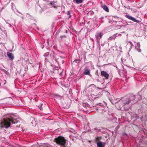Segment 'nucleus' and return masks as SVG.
<instances>
[{"mask_svg":"<svg viewBox=\"0 0 147 147\" xmlns=\"http://www.w3.org/2000/svg\"><path fill=\"white\" fill-rule=\"evenodd\" d=\"M54 141L57 144L63 146L64 147H65V144L67 141L64 137L61 136L55 138Z\"/></svg>","mask_w":147,"mask_h":147,"instance_id":"1","label":"nucleus"},{"mask_svg":"<svg viewBox=\"0 0 147 147\" xmlns=\"http://www.w3.org/2000/svg\"><path fill=\"white\" fill-rule=\"evenodd\" d=\"M129 99V98H123L120 99L118 101L115 102L114 103L120 104V105L119 106V107L121 108L125 105L128 104L130 103Z\"/></svg>","mask_w":147,"mask_h":147,"instance_id":"2","label":"nucleus"},{"mask_svg":"<svg viewBox=\"0 0 147 147\" xmlns=\"http://www.w3.org/2000/svg\"><path fill=\"white\" fill-rule=\"evenodd\" d=\"M102 36L103 34L101 32L96 34L95 37L97 43H99L100 40L102 38Z\"/></svg>","mask_w":147,"mask_h":147,"instance_id":"3","label":"nucleus"},{"mask_svg":"<svg viewBox=\"0 0 147 147\" xmlns=\"http://www.w3.org/2000/svg\"><path fill=\"white\" fill-rule=\"evenodd\" d=\"M89 105L87 103H83V106L84 108H82V110L83 111L85 112H87L86 113H89L88 109L89 108Z\"/></svg>","mask_w":147,"mask_h":147,"instance_id":"4","label":"nucleus"},{"mask_svg":"<svg viewBox=\"0 0 147 147\" xmlns=\"http://www.w3.org/2000/svg\"><path fill=\"white\" fill-rule=\"evenodd\" d=\"M125 17L135 22L138 23L140 22V21L136 20L135 18L129 15H125Z\"/></svg>","mask_w":147,"mask_h":147,"instance_id":"5","label":"nucleus"},{"mask_svg":"<svg viewBox=\"0 0 147 147\" xmlns=\"http://www.w3.org/2000/svg\"><path fill=\"white\" fill-rule=\"evenodd\" d=\"M101 76L102 77H105V79H108L109 77V74L106 71H102L101 72Z\"/></svg>","mask_w":147,"mask_h":147,"instance_id":"6","label":"nucleus"},{"mask_svg":"<svg viewBox=\"0 0 147 147\" xmlns=\"http://www.w3.org/2000/svg\"><path fill=\"white\" fill-rule=\"evenodd\" d=\"M106 143L105 142L99 141L97 143V147H104Z\"/></svg>","mask_w":147,"mask_h":147,"instance_id":"7","label":"nucleus"},{"mask_svg":"<svg viewBox=\"0 0 147 147\" xmlns=\"http://www.w3.org/2000/svg\"><path fill=\"white\" fill-rule=\"evenodd\" d=\"M7 55L9 58L12 60L14 59V55L11 53L9 52H7Z\"/></svg>","mask_w":147,"mask_h":147,"instance_id":"8","label":"nucleus"},{"mask_svg":"<svg viewBox=\"0 0 147 147\" xmlns=\"http://www.w3.org/2000/svg\"><path fill=\"white\" fill-rule=\"evenodd\" d=\"M84 74V75H89L90 76H91V75L90 74V70L87 69H85Z\"/></svg>","mask_w":147,"mask_h":147,"instance_id":"9","label":"nucleus"},{"mask_svg":"<svg viewBox=\"0 0 147 147\" xmlns=\"http://www.w3.org/2000/svg\"><path fill=\"white\" fill-rule=\"evenodd\" d=\"M129 99H130V102L131 100H134L136 99V96L134 95H131L130 96L129 98Z\"/></svg>","mask_w":147,"mask_h":147,"instance_id":"10","label":"nucleus"},{"mask_svg":"<svg viewBox=\"0 0 147 147\" xmlns=\"http://www.w3.org/2000/svg\"><path fill=\"white\" fill-rule=\"evenodd\" d=\"M56 2L54 1H51L50 4L52 6V7L55 8H56L57 6L55 4Z\"/></svg>","mask_w":147,"mask_h":147,"instance_id":"11","label":"nucleus"},{"mask_svg":"<svg viewBox=\"0 0 147 147\" xmlns=\"http://www.w3.org/2000/svg\"><path fill=\"white\" fill-rule=\"evenodd\" d=\"M136 96V101L137 102L138 100H140L141 99V96L140 94H138Z\"/></svg>","mask_w":147,"mask_h":147,"instance_id":"12","label":"nucleus"},{"mask_svg":"<svg viewBox=\"0 0 147 147\" xmlns=\"http://www.w3.org/2000/svg\"><path fill=\"white\" fill-rule=\"evenodd\" d=\"M102 7L106 11L109 12V9L108 7L106 5H102Z\"/></svg>","mask_w":147,"mask_h":147,"instance_id":"13","label":"nucleus"},{"mask_svg":"<svg viewBox=\"0 0 147 147\" xmlns=\"http://www.w3.org/2000/svg\"><path fill=\"white\" fill-rule=\"evenodd\" d=\"M73 2L77 4H79L82 3L83 1L82 0H73Z\"/></svg>","mask_w":147,"mask_h":147,"instance_id":"14","label":"nucleus"},{"mask_svg":"<svg viewBox=\"0 0 147 147\" xmlns=\"http://www.w3.org/2000/svg\"><path fill=\"white\" fill-rule=\"evenodd\" d=\"M93 130H95V132L98 133L101 131V129L97 128H95L92 129Z\"/></svg>","mask_w":147,"mask_h":147,"instance_id":"15","label":"nucleus"},{"mask_svg":"<svg viewBox=\"0 0 147 147\" xmlns=\"http://www.w3.org/2000/svg\"><path fill=\"white\" fill-rule=\"evenodd\" d=\"M40 146L41 147H52L51 145L49 144L47 145L45 144L41 145Z\"/></svg>","mask_w":147,"mask_h":147,"instance_id":"16","label":"nucleus"},{"mask_svg":"<svg viewBox=\"0 0 147 147\" xmlns=\"http://www.w3.org/2000/svg\"><path fill=\"white\" fill-rule=\"evenodd\" d=\"M55 97L56 98L59 99H61L63 98V96L57 94L55 95Z\"/></svg>","mask_w":147,"mask_h":147,"instance_id":"17","label":"nucleus"},{"mask_svg":"<svg viewBox=\"0 0 147 147\" xmlns=\"http://www.w3.org/2000/svg\"><path fill=\"white\" fill-rule=\"evenodd\" d=\"M66 38V36L65 35H62L60 36L61 40H62L63 38Z\"/></svg>","mask_w":147,"mask_h":147,"instance_id":"18","label":"nucleus"},{"mask_svg":"<svg viewBox=\"0 0 147 147\" xmlns=\"http://www.w3.org/2000/svg\"><path fill=\"white\" fill-rule=\"evenodd\" d=\"M101 138H102L100 136L96 138L95 139L96 141H98L101 140Z\"/></svg>","mask_w":147,"mask_h":147,"instance_id":"19","label":"nucleus"},{"mask_svg":"<svg viewBox=\"0 0 147 147\" xmlns=\"http://www.w3.org/2000/svg\"><path fill=\"white\" fill-rule=\"evenodd\" d=\"M117 34L116 33V34H113V35L112 36L113 39H114L116 38V37H117Z\"/></svg>","mask_w":147,"mask_h":147,"instance_id":"20","label":"nucleus"},{"mask_svg":"<svg viewBox=\"0 0 147 147\" xmlns=\"http://www.w3.org/2000/svg\"><path fill=\"white\" fill-rule=\"evenodd\" d=\"M50 55V53L49 52H47L45 53L44 56L45 57H47Z\"/></svg>","mask_w":147,"mask_h":147,"instance_id":"21","label":"nucleus"},{"mask_svg":"<svg viewBox=\"0 0 147 147\" xmlns=\"http://www.w3.org/2000/svg\"><path fill=\"white\" fill-rule=\"evenodd\" d=\"M140 44L139 42H138L137 43L136 46L135 48H137V47H140Z\"/></svg>","mask_w":147,"mask_h":147,"instance_id":"22","label":"nucleus"},{"mask_svg":"<svg viewBox=\"0 0 147 147\" xmlns=\"http://www.w3.org/2000/svg\"><path fill=\"white\" fill-rule=\"evenodd\" d=\"M137 49V51L139 52H141V49L140 48V47H137V48H136Z\"/></svg>","mask_w":147,"mask_h":147,"instance_id":"23","label":"nucleus"},{"mask_svg":"<svg viewBox=\"0 0 147 147\" xmlns=\"http://www.w3.org/2000/svg\"><path fill=\"white\" fill-rule=\"evenodd\" d=\"M74 61L76 63H78L80 62V61L79 60L76 59Z\"/></svg>","mask_w":147,"mask_h":147,"instance_id":"24","label":"nucleus"},{"mask_svg":"<svg viewBox=\"0 0 147 147\" xmlns=\"http://www.w3.org/2000/svg\"><path fill=\"white\" fill-rule=\"evenodd\" d=\"M113 39V37H112V36H111V37H109L108 38V40H112Z\"/></svg>","mask_w":147,"mask_h":147,"instance_id":"25","label":"nucleus"},{"mask_svg":"<svg viewBox=\"0 0 147 147\" xmlns=\"http://www.w3.org/2000/svg\"><path fill=\"white\" fill-rule=\"evenodd\" d=\"M121 36V34H117V36Z\"/></svg>","mask_w":147,"mask_h":147,"instance_id":"26","label":"nucleus"},{"mask_svg":"<svg viewBox=\"0 0 147 147\" xmlns=\"http://www.w3.org/2000/svg\"><path fill=\"white\" fill-rule=\"evenodd\" d=\"M94 86V85L93 84H91L90 85V87H91V86Z\"/></svg>","mask_w":147,"mask_h":147,"instance_id":"27","label":"nucleus"},{"mask_svg":"<svg viewBox=\"0 0 147 147\" xmlns=\"http://www.w3.org/2000/svg\"><path fill=\"white\" fill-rule=\"evenodd\" d=\"M70 14V13L69 12V11H68L67 13V15H69Z\"/></svg>","mask_w":147,"mask_h":147,"instance_id":"28","label":"nucleus"},{"mask_svg":"<svg viewBox=\"0 0 147 147\" xmlns=\"http://www.w3.org/2000/svg\"><path fill=\"white\" fill-rule=\"evenodd\" d=\"M99 105L100 106H103L102 105H101V103H100L99 104Z\"/></svg>","mask_w":147,"mask_h":147,"instance_id":"29","label":"nucleus"},{"mask_svg":"<svg viewBox=\"0 0 147 147\" xmlns=\"http://www.w3.org/2000/svg\"><path fill=\"white\" fill-rule=\"evenodd\" d=\"M119 48L120 49H122V47H121V46H120L119 47Z\"/></svg>","mask_w":147,"mask_h":147,"instance_id":"30","label":"nucleus"},{"mask_svg":"<svg viewBox=\"0 0 147 147\" xmlns=\"http://www.w3.org/2000/svg\"><path fill=\"white\" fill-rule=\"evenodd\" d=\"M43 0L44 1H48V0Z\"/></svg>","mask_w":147,"mask_h":147,"instance_id":"31","label":"nucleus"},{"mask_svg":"<svg viewBox=\"0 0 147 147\" xmlns=\"http://www.w3.org/2000/svg\"><path fill=\"white\" fill-rule=\"evenodd\" d=\"M91 40L92 41H94V40H93V39H92V38H91Z\"/></svg>","mask_w":147,"mask_h":147,"instance_id":"32","label":"nucleus"},{"mask_svg":"<svg viewBox=\"0 0 147 147\" xmlns=\"http://www.w3.org/2000/svg\"><path fill=\"white\" fill-rule=\"evenodd\" d=\"M72 140L73 141H74V138L72 139Z\"/></svg>","mask_w":147,"mask_h":147,"instance_id":"33","label":"nucleus"},{"mask_svg":"<svg viewBox=\"0 0 147 147\" xmlns=\"http://www.w3.org/2000/svg\"><path fill=\"white\" fill-rule=\"evenodd\" d=\"M130 43H131V45L132 46V42H130Z\"/></svg>","mask_w":147,"mask_h":147,"instance_id":"34","label":"nucleus"},{"mask_svg":"<svg viewBox=\"0 0 147 147\" xmlns=\"http://www.w3.org/2000/svg\"><path fill=\"white\" fill-rule=\"evenodd\" d=\"M65 33H67V30H65Z\"/></svg>","mask_w":147,"mask_h":147,"instance_id":"35","label":"nucleus"},{"mask_svg":"<svg viewBox=\"0 0 147 147\" xmlns=\"http://www.w3.org/2000/svg\"><path fill=\"white\" fill-rule=\"evenodd\" d=\"M121 33H125V32H122Z\"/></svg>","mask_w":147,"mask_h":147,"instance_id":"36","label":"nucleus"},{"mask_svg":"<svg viewBox=\"0 0 147 147\" xmlns=\"http://www.w3.org/2000/svg\"><path fill=\"white\" fill-rule=\"evenodd\" d=\"M118 99L117 98L116 99V100H117Z\"/></svg>","mask_w":147,"mask_h":147,"instance_id":"37","label":"nucleus"},{"mask_svg":"<svg viewBox=\"0 0 147 147\" xmlns=\"http://www.w3.org/2000/svg\"><path fill=\"white\" fill-rule=\"evenodd\" d=\"M111 103H112L113 104H114V103H113L112 102H111Z\"/></svg>","mask_w":147,"mask_h":147,"instance_id":"38","label":"nucleus"},{"mask_svg":"<svg viewBox=\"0 0 147 147\" xmlns=\"http://www.w3.org/2000/svg\"><path fill=\"white\" fill-rule=\"evenodd\" d=\"M64 62V61H63V63Z\"/></svg>","mask_w":147,"mask_h":147,"instance_id":"39","label":"nucleus"},{"mask_svg":"<svg viewBox=\"0 0 147 147\" xmlns=\"http://www.w3.org/2000/svg\"><path fill=\"white\" fill-rule=\"evenodd\" d=\"M64 62V61H63V63Z\"/></svg>","mask_w":147,"mask_h":147,"instance_id":"40","label":"nucleus"},{"mask_svg":"<svg viewBox=\"0 0 147 147\" xmlns=\"http://www.w3.org/2000/svg\"><path fill=\"white\" fill-rule=\"evenodd\" d=\"M97 80L98 81V79H97Z\"/></svg>","mask_w":147,"mask_h":147,"instance_id":"41","label":"nucleus"},{"mask_svg":"<svg viewBox=\"0 0 147 147\" xmlns=\"http://www.w3.org/2000/svg\"><path fill=\"white\" fill-rule=\"evenodd\" d=\"M124 134H126L125 133H124Z\"/></svg>","mask_w":147,"mask_h":147,"instance_id":"42","label":"nucleus"}]
</instances>
